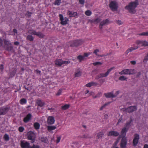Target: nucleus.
<instances>
[{
	"label": "nucleus",
	"instance_id": "46",
	"mask_svg": "<svg viewBox=\"0 0 148 148\" xmlns=\"http://www.w3.org/2000/svg\"><path fill=\"white\" fill-rule=\"evenodd\" d=\"M102 64V63L101 62H96L93 63V64L95 66L100 65L101 64Z\"/></svg>",
	"mask_w": 148,
	"mask_h": 148
},
{
	"label": "nucleus",
	"instance_id": "30",
	"mask_svg": "<svg viewBox=\"0 0 148 148\" xmlns=\"http://www.w3.org/2000/svg\"><path fill=\"white\" fill-rule=\"evenodd\" d=\"M3 138L6 141H8L9 140V135L6 134H4L3 136Z\"/></svg>",
	"mask_w": 148,
	"mask_h": 148
},
{
	"label": "nucleus",
	"instance_id": "6",
	"mask_svg": "<svg viewBox=\"0 0 148 148\" xmlns=\"http://www.w3.org/2000/svg\"><path fill=\"white\" fill-rule=\"evenodd\" d=\"M28 33L29 34L36 35L40 38H43L44 36V35L41 32H36L35 30H30L28 31Z\"/></svg>",
	"mask_w": 148,
	"mask_h": 148
},
{
	"label": "nucleus",
	"instance_id": "62",
	"mask_svg": "<svg viewBox=\"0 0 148 148\" xmlns=\"http://www.w3.org/2000/svg\"><path fill=\"white\" fill-rule=\"evenodd\" d=\"M2 42H3V41L2 40H0V46H2V45H3Z\"/></svg>",
	"mask_w": 148,
	"mask_h": 148
},
{
	"label": "nucleus",
	"instance_id": "41",
	"mask_svg": "<svg viewBox=\"0 0 148 148\" xmlns=\"http://www.w3.org/2000/svg\"><path fill=\"white\" fill-rule=\"evenodd\" d=\"M77 58L80 61H81L84 59V56L80 55L78 56Z\"/></svg>",
	"mask_w": 148,
	"mask_h": 148
},
{
	"label": "nucleus",
	"instance_id": "10",
	"mask_svg": "<svg viewBox=\"0 0 148 148\" xmlns=\"http://www.w3.org/2000/svg\"><path fill=\"white\" fill-rule=\"evenodd\" d=\"M127 140L126 138H122L121 140L120 147L121 148H126Z\"/></svg>",
	"mask_w": 148,
	"mask_h": 148
},
{
	"label": "nucleus",
	"instance_id": "58",
	"mask_svg": "<svg viewBox=\"0 0 148 148\" xmlns=\"http://www.w3.org/2000/svg\"><path fill=\"white\" fill-rule=\"evenodd\" d=\"M130 63L133 65H134L136 64V62L135 61H132L130 62Z\"/></svg>",
	"mask_w": 148,
	"mask_h": 148
},
{
	"label": "nucleus",
	"instance_id": "63",
	"mask_svg": "<svg viewBox=\"0 0 148 148\" xmlns=\"http://www.w3.org/2000/svg\"><path fill=\"white\" fill-rule=\"evenodd\" d=\"M144 148H148V145L147 144H145L144 145Z\"/></svg>",
	"mask_w": 148,
	"mask_h": 148
},
{
	"label": "nucleus",
	"instance_id": "48",
	"mask_svg": "<svg viewBox=\"0 0 148 148\" xmlns=\"http://www.w3.org/2000/svg\"><path fill=\"white\" fill-rule=\"evenodd\" d=\"M62 89H60L58 90L57 93L56 94V95L58 96L60 95L61 94L62 92Z\"/></svg>",
	"mask_w": 148,
	"mask_h": 148
},
{
	"label": "nucleus",
	"instance_id": "55",
	"mask_svg": "<svg viewBox=\"0 0 148 148\" xmlns=\"http://www.w3.org/2000/svg\"><path fill=\"white\" fill-rule=\"evenodd\" d=\"M35 72L38 74H40L41 73V71L38 70H35Z\"/></svg>",
	"mask_w": 148,
	"mask_h": 148
},
{
	"label": "nucleus",
	"instance_id": "5",
	"mask_svg": "<svg viewBox=\"0 0 148 148\" xmlns=\"http://www.w3.org/2000/svg\"><path fill=\"white\" fill-rule=\"evenodd\" d=\"M109 7L112 11H116L118 8V4L115 1H111L109 4Z\"/></svg>",
	"mask_w": 148,
	"mask_h": 148
},
{
	"label": "nucleus",
	"instance_id": "36",
	"mask_svg": "<svg viewBox=\"0 0 148 148\" xmlns=\"http://www.w3.org/2000/svg\"><path fill=\"white\" fill-rule=\"evenodd\" d=\"M101 19L99 18H97L96 19L92 21V22L94 23H98L101 21Z\"/></svg>",
	"mask_w": 148,
	"mask_h": 148
},
{
	"label": "nucleus",
	"instance_id": "49",
	"mask_svg": "<svg viewBox=\"0 0 148 148\" xmlns=\"http://www.w3.org/2000/svg\"><path fill=\"white\" fill-rule=\"evenodd\" d=\"M99 52V50L98 49H95L93 52V53L95 54L96 55L99 56V55L97 53Z\"/></svg>",
	"mask_w": 148,
	"mask_h": 148
},
{
	"label": "nucleus",
	"instance_id": "16",
	"mask_svg": "<svg viewBox=\"0 0 148 148\" xmlns=\"http://www.w3.org/2000/svg\"><path fill=\"white\" fill-rule=\"evenodd\" d=\"M125 111L128 112H132L136 110V108L135 106H131L127 108H125Z\"/></svg>",
	"mask_w": 148,
	"mask_h": 148
},
{
	"label": "nucleus",
	"instance_id": "33",
	"mask_svg": "<svg viewBox=\"0 0 148 148\" xmlns=\"http://www.w3.org/2000/svg\"><path fill=\"white\" fill-rule=\"evenodd\" d=\"M27 40H29L30 41H33L34 40V37L32 35H29L27 36Z\"/></svg>",
	"mask_w": 148,
	"mask_h": 148
},
{
	"label": "nucleus",
	"instance_id": "14",
	"mask_svg": "<svg viewBox=\"0 0 148 148\" xmlns=\"http://www.w3.org/2000/svg\"><path fill=\"white\" fill-rule=\"evenodd\" d=\"M4 43L5 45L4 46L5 48L8 50H12L13 47L10 45L9 42L7 40H4Z\"/></svg>",
	"mask_w": 148,
	"mask_h": 148
},
{
	"label": "nucleus",
	"instance_id": "20",
	"mask_svg": "<svg viewBox=\"0 0 148 148\" xmlns=\"http://www.w3.org/2000/svg\"><path fill=\"white\" fill-rule=\"evenodd\" d=\"M32 117L31 114H28L27 116L24 118L23 121L25 123H27L30 120Z\"/></svg>",
	"mask_w": 148,
	"mask_h": 148
},
{
	"label": "nucleus",
	"instance_id": "17",
	"mask_svg": "<svg viewBox=\"0 0 148 148\" xmlns=\"http://www.w3.org/2000/svg\"><path fill=\"white\" fill-rule=\"evenodd\" d=\"M55 122V119L52 116H49L47 118V123L48 124H52Z\"/></svg>",
	"mask_w": 148,
	"mask_h": 148
},
{
	"label": "nucleus",
	"instance_id": "15",
	"mask_svg": "<svg viewBox=\"0 0 148 148\" xmlns=\"http://www.w3.org/2000/svg\"><path fill=\"white\" fill-rule=\"evenodd\" d=\"M21 146L22 148H29V143L25 141H21Z\"/></svg>",
	"mask_w": 148,
	"mask_h": 148
},
{
	"label": "nucleus",
	"instance_id": "28",
	"mask_svg": "<svg viewBox=\"0 0 148 148\" xmlns=\"http://www.w3.org/2000/svg\"><path fill=\"white\" fill-rule=\"evenodd\" d=\"M70 106L69 104H65L62 106V109L63 110H65L68 109Z\"/></svg>",
	"mask_w": 148,
	"mask_h": 148
},
{
	"label": "nucleus",
	"instance_id": "59",
	"mask_svg": "<svg viewBox=\"0 0 148 148\" xmlns=\"http://www.w3.org/2000/svg\"><path fill=\"white\" fill-rule=\"evenodd\" d=\"M104 119H107L108 117V114H105L104 116Z\"/></svg>",
	"mask_w": 148,
	"mask_h": 148
},
{
	"label": "nucleus",
	"instance_id": "31",
	"mask_svg": "<svg viewBox=\"0 0 148 148\" xmlns=\"http://www.w3.org/2000/svg\"><path fill=\"white\" fill-rule=\"evenodd\" d=\"M127 79V78L125 76H121L119 77V79L120 80L123 81H126Z\"/></svg>",
	"mask_w": 148,
	"mask_h": 148
},
{
	"label": "nucleus",
	"instance_id": "19",
	"mask_svg": "<svg viewBox=\"0 0 148 148\" xmlns=\"http://www.w3.org/2000/svg\"><path fill=\"white\" fill-rule=\"evenodd\" d=\"M67 14L70 17H75L77 16V15L76 12H73L69 11L67 12Z\"/></svg>",
	"mask_w": 148,
	"mask_h": 148
},
{
	"label": "nucleus",
	"instance_id": "13",
	"mask_svg": "<svg viewBox=\"0 0 148 148\" xmlns=\"http://www.w3.org/2000/svg\"><path fill=\"white\" fill-rule=\"evenodd\" d=\"M139 139V135L137 134H135L134 135V138L133 141V143L134 146H136L137 145L138 143Z\"/></svg>",
	"mask_w": 148,
	"mask_h": 148
},
{
	"label": "nucleus",
	"instance_id": "37",
	"mask_svg": "<svg viewBox=\"0 0 148 148\" xmlns=\"http://www.w3.org/2000/svg\"><path fill=\"white\" fill-rule=\"evenodd\" d=\"M111 103V102H108L107 103H106L102 106L100 108L101 110H102L106 106L109 104Z\"/></svg>",
	"mask_w": 148,
	"mask_h": 148
},
{
	"label": "nucleus",
	"instance_id": "44",
	"mask_svg": "<svg viewBox=\"0 0 148 148\" xmlns=\"http://www.w3.org/2000/svg\"><path fill=\"white\" fill-rule=\"evenodd\" d=\"M116 22L117 24L119 25H122L123 23V22L120 20H116Z\"/></svg>",
	"mask_w": 148,
	"mask_h": 148
},
{
	"label": "nucleus",
	"instance_id": "50",
	"mask_svg": "<svg viewBox=\"0 0 148 148\" xmlns=\"http://www.w3.org/2000/svg\"><path fill=\"white\" fill-rule=\"evenodd\" d=\"M120 92V91L119 90L117 91L114 94V96H115V97H116Z\"/></svg>",
	"mask_w": 148,
	"mask_h": 148
},
{
	"label": "nucleus",
	"instance_id": "57",
	"mask_svg": "<svg viewBox=\"0 0 148 148\" xmlns=\"http://www.w3.org/2000/svg\"><path fill=\"white\" fill-rule=\"evenodd\" d=\"M122 120V119L121 118H120L119 120V121L117 123V124H119V123Z\"/></svg>",
	"mask_w": 148,
	"mask_h": 148
},
{
	"label": "nucleus",
	"instance_id": "29",
	"mask_svg": "<svg viewBox=\"0 0 148 148\" xmlns=\"http://www.w3.org/2000/svg\"><path fill=\"white\" fill-rule=\"evenodd\" d=\"M34 126L35 129H38L40 128V125L39 123L36 122L34 123Z\"/></svg>",
	"mask_w": 148,
	"mask_h": 148
},
{
	"label": "nucleus",
	"instance_id": "40",
	"mask_svg": "<svg viewBox=\"0 0 148 148\" xmlns=\"http://www.w3.org/2000/svg\"><path fill=\"white\" fill-rule=\"evenodd\" d=\"M61 0H56L55 2V5H59L61 2Z\"/></svg>",
	"mask_w": 148,
	"mask_h": 148
},
{
	"label": "nucleus",
	"instance_id": "35",
	"mask_svg": "<svg viewBox=\"0 0 148 148\" xmlns=\"http://www.w3.org/2000/svg\"><path fill=\"white\" fill-rule=\"evenodd\" d=\"M20 102L21 104H24L26 103L27 100L23 98L21 99Z\"/></svg>",
	"mask_w": 148,
	"mask_h": 148
},
{
	"label": "nucleus",
	"instance_id": "47",
	"mask_svg": "<svg viewBox=\"0 0 148 148\" xmlns=\"http://www.w3.org/2000/svg\"><path fill=\"white\" fill-rule=\"evenodd\" d=\"M29 148H40V147L38 145H33L32 146H30Z\"/></svg>",
	"mask_w": 148,
	"mask_h": 148
},
{
	"label": "nucleus",
	"instance_id": "60",
	"mask_svg": "<svg viewBox=\"0 0 148 148\" xmlns=\"http://www.w3.org/2000/svg\"><path fill=\"white\" fill-rule=\"evenodd\" d=\"M0 69L1 71H3V65L2 64L0 66Z\"/></svg>",
	"mask_w": 148,
	"mask_h": 148
},
{
	"label": "nucleus",
	"instance_id": "2",
	"mask_svg": "<svg viewBox=\"0 0 148 148\" xmlns=\"http://www.w3.org/2000/svg\"><path fill=\"white\" fill-rule=\"evenodd\" d=\"M138 5V3L137 1L132 2L129 3L128 5L126 6L125 9L127 10L130 13L134 14L136 12L135 8Z\"/></svg>",
	"mask_w": 148,
	"mask_h": 148
},
{
	"label": "nucleus",
	"instance_id": "52",
	"mask_svg": "<svg viewBox=\"0 0 148 148\" xmlns=\"http://www.w3.org/2000/svg\"><path fill=\"white\" fill-rule=\"evenodd\" d=\"M91 53H85L84 54V58L85 57H88V56H89L90 54H91Z\"/></svg>",
	"mask_w": 148,
	"mask_h": 148
},
{
	"label": "nucleus",
	"instance_id": "18",
	"mask_svg": "<svg viewBox=\"0 0 148 148\" xmlns=\"http://www.w3.org/2000/svg\"><path fill=\"white\" fill-rule=\"evenodd\" d=\"M119 134V133L116 131H111L109 132L108 136H118Z\"/></svg>",
	"mask_w": 148,
	"mask_h": 148
},
{
	"label": "nucleus",
	"instance_id": "43",
	"mask_svg": "<svg viewBox=\"0 0 148 148\" xmlns=\"http://www.w3.org/2000/svg\"><path fill=\"white\" fill-rule=\"evenodd\" d=\"M119 139H117L116 141L115 142V143L113 144L112 146L115 147H116L117 144L119 143Z\"/></svg>",
	"mask_w": 148,
	"mask_h": 148
},
{
	"label": "nucleus",
	"instance_id": "51",
	"mask_svg": "<svg viewBox=\"0 0 148 148\" xmlns=\"http://www.w3.org/2000/svg\"><path fill=\"white\" fill-rule=\"evenodd\" d=\"M61 139V137L60 136H58L57 137V140H56V143H59L60 140Z\"/></svg>",
	"mask_w": 148,
	"mask_h": 148
},
{
	"label": "nucleus",
	"instance_id": "11",
	"mask_svg": "<svg viewBox=\"0 0 148 148\" xmlns=\"http://www.w3.org/2000/svg\"><path fill=\"white\" fill-rule=\"evenodd\" d=\"M113 69V68H112L108 70L105 73H101L98 75L97 77H96V79H98L99 78L107 76L110 72Z\"/></svg>",
	"mask_w": 148,
	"mask_h": 148
},
{
	"label": "nucleus",
	"instance_id": "32",
	"mask_svg": "<svg viewBox=\"0 0 148 148\" xmlns=\"http://www.w3.org/2000/svg\"><path fill=\"white\" fill-rule=\"evenodd\" d=\"M104 135V134L102 132H100L98 133L97 136V138L99 139L102 138Z\"/></svg>",
	"mask_w": 148,
	"mask_h": 148
},
{
	"label": "nucleus",
	"instance_id": "7",
	"mask_svg": "<svg viewBox=\"0 0 148 148\" xmlns=\"http://www.w3.org/2000/svg\"><path fill=\"white\" fill-rule=\"evenodd\" d=\"M134 70H133L125 69L120 72L119 74L121 75L123 74L130 75L133 74L134 73Z\"/></svg>",
	"mask_w": 148,
	"mask_h": 148
},
{
	"label": "nucleus",
	"instance_id": "53",
	"mask_svg": "<svg viewBox=\"0 0 148 148\" xmlns=\"http://www.w3.org/2000/svg\"><path fill=\"white\" fill-rule=\"evenodd\" d=\"M140 35H141L147 36H148V32H146L143 33H141L140 34Z\"/></svg>",
	"mask_w": 148,
	"mask_h": 148
},
{
	"label": "nucleus",
	"instance_id": "34",
	"mask_svg": "<svg viewBox=\"0 0 148 148\" xmlns=\"http://www.w3.org/2000/svg\"><path fill=\"white\" fill-rule=\"evenodd\" d=\"M57 128L56 125V126H50L48 127V130H54Z\"/></svg>",
	"mask_w": 148,
	"mask_h": 148
},
{
	"label": "nucleus",
	"instance_id": "61",
	"mask_svg": "<svg viewBox=\"0 0 148 148\" xmlns=\"http://www.w3.org/2000/svg\"><path fill=\"white\" fill-rule=\"evenodd\" d=\"M13 32L14 33H16L17 34V30L15 29H14L13 30Z\"/></svg>",
	"mask_w": 148,
	"mask_h": 148
},
{
	"label": "nucleus",
	"instance_id": "54",
	"mask_svg": "<svg viewBox=\"0 0 148 148\" xmlns=\"http://www.w3.org/2000/svg\"><path fill=\"white\" fill-rule=\"evenodd\" d=\"M79 3L81 4H84V3L85 0H79Z\"/></svg>",
	"mask_w": 148,
	"mask_h": 148
},
{
	"label": "nucleus",
	"instance_id": "23",
	"mask_svg": "<svg viewBox=\"0 0 148 148\" xmlns=\"http://www.w3.org/2000/svg\"><path fill=\"white\" fill-rule=\"evenodd\" d=\"M132 120H131L128 121L126 123L125 125V128L124 130H126L127 129H128L131 125V123Z\"/></svg>",
	"mask_w": 148,
	"mask_h": 148
},
{
	"label": "nucleus",
	"instance_id": "38",
	"mask_svg": "<svg viewBox=\"0 0 148 148\" xmlns=\"http://www.w3.org/2000/svg\"><path fill=\"white\" fill-rule=\"evenodd\" d=\"M85 14L87 16H90L92 12L89 10H87L85 12Z\"/></svg>",
	"mask_w": 148,
	"mask_h": 148
},
{
	"label": "nucleus",
	"instance_id": "64",
	"mask_svg": "<svg viewBox=\"0 0 148 148\" xmlns=\"http://www.w3.org/2000/svg\"><path fill=\"white\" fill-rule=\"evenodd\" d=\"M14 44L16 45H18L19 44V42H14Z\"/></svg>",
	"mask_w": 148,
	"mask_h": 148
},
{
	"label": "nucleus",
	"instance_id": "21",
	"mask_svg": "<svg viewBox=\"0 0 148 148\" xmlns=\"http://www.w3.org/2000/svg\"><path fill=\"white\" fill-rule=\"evenodd\" d=\"M62 59H57L55 62V64L57 66H60L62 65Z\"/></svg>",
	"mask_w": 148,
	"mask_h": 148
},
{
	"label": "nucleus",
	"instance_id": "27",
	"mask_svg": "<svg viewBox=\"0 0 148 148\" xmlns=\"http://www.w3.org/2000/svg\"><path fill=\"white\" fill-rule=\"evenodd\" d=\"M41 141L42 142L45 143H47L48 141L46 137H42L41 138Z\"/></svg>",
	"mask_w": 148,
	"mask_h": 148
},
{
	"label": "nucleus",
	"instance_id": "4",
	"mask_svg": "<svg viewBox=\"0 0 148 148\" xmlns=\"http://www.w3.org/2000/svg\"><path fill=\"white\" fill-rule=\"evenodd\" d=\"M60 23L63 25H66L69 21V19L66 17H64L63 15L61 14L59 15Z\"/></svg>",
	"mask_w": 148,
	"mask_h": 148
},
{
	"label": "nucleus",
	"instance_id": "45",
	"mask_svg": "<svg viewBox=\"0 0 148 148\" xmlns=\"http://www.w3.org/2000/svg\"><path fill=\"white\" fill-rule=\"evenodd\" d=\"M81 73L80 72L78 71L75 74V75L76 77H79L81 75Z\"/></svg>",
	"mask_w": 148,
	"mask_h": 148
},
{
	"label": "nucleus",
	"instance_id": "24",
	"mask_svg": "<svg viewBox=\"0 0 148 148\" xmlns=\"http://www.w3.org/2000/svg\"><path fill=\"white\" fill-rule=\"evenodd\" d=\"M37 103L38 106L42 107L45 105V103L40 100H38L36 102Z\"/></svg>",
	"mask_w": 148,
	"mask_h": 148
},
{
	"label": "nucleus",
	"instance_id": "25",
	"mask_svg": "<svg viewBox=\"0 0 148 148\" xmlns=\"http://www.w3.org/2000/svg\"><path fill=\"white\" fill-rule=\"evenodd\" d=\"M127 132V130H122L121 136L122 138H126V137H125V136Z\"/></svg>",
	"mask_w": 148,
	"mask_h": 148
},
{
	"label": "nucleus",
	"instance_id": "1",
	"mask_svg": "<svg viewBox=\"0 0 148 148\" xmlns=\"http://www.w3.org/2000/svg\"><path fill=\"white\" fill-rule=\"evenodd\" d=\"M136 43L137 45V46L134 47H132L128 49L126 51L125 54L126 55H127L129 52L137 49L140 46H143L144 47H148V42L146 41L137 40L136 42Z\"/></svg>",
	"mask_w": 148,
	"mask_h": 148
},
{
	"label": "nucleus",
	"instance_id": "3",
	"mask_svg": "<svg viewBox=\"0 0 148 148\" xmlns=\"http://www.w3.org/2000/svg\"><path fill=\"white\" fill-rule=\"evenodd\" d=\"M36 135L32 132H29L27 133V138L29 140H31V143H33L35 141Z\"/></svg>",
	"mask_w": 148,
	"mask_h": 148
},
{
	"label": "nucleus",
	"instance_id": "22",
	"mask_svg": "<svg viewBox=\"0 0 148 148\" xmlns=\"http://www.w3.org/2000/svg\"><path fill=\"white\" fill-rule=\"evenodd\" d=\"M104 95L107 98L115 97V96H114L113 92L105 93Z\"/></svg>",
	"mask_w": 148,
	"mask_h": 148
},
{
	"label": "nucleus",
	"instance_id": "9",
	"mask_svg": "<svg viewBox=\"0 0 148 148\" xmlns=\"http://www.w3.org/2000/svg\"><path fill=\"white\" fill-rule=\"evenodd\" d=\"M9 110V107L7 106L0 108V115L5 114Z\"/></svg>",
	"mask_w": 148,
	"mask_h": 148
},
{
	"label": "nucleus",
	"instance_id": "26",
	"mask_svg": "<svg viewBox=\"0 0 148 148\" xmlns=\"http://www.w3.org/2000/svg\"><path fill=\"white\" fill-rule=\"evenodd\" d=\"M97 84V83L94 82H91L86 85V86L88 87H90L91 86L96 85Z\"/></svg>",
	"mask_w": 148,
	"mask_h": 148
},
{
	"label": "nucleus",
	"instance_id": "39",
	"mask_svg": "<svg viewBox=\"0 0 148 148\" xmlns=\"http://www.w3.org/2000/svg\"><path fill=\"white\" fill-rule=\"evenodd\" d=\"M70 63V61L69 60L67 61H64L62 60V65L65 64L66 65L69 64Z\"/></svg>",
	"mask_w": 148,
	"mask_h": 148
},
{
	"label": "nucleus",
	"instance_id": "56",
	"mask_svg": "<svg viewBox=\"0 0 148 148\" xmlns=\"http://www.w3.org/2000/svg\"><path fill=\"white\" fill-rule=\"evenodd\" d=\"M31 13L29 12H27L26 13V15L28 16H29L31 15Z\"/></svg>",
	"mask_w": 148,
	"mask_h": 148
},
{
	"label": "nucleus",
	"instance_id": "8",
	"mask_svg": "<svg viewBox=\"0 0 148 148\" xmlns=\"http://www.w3.org/2000/svg\"><path fill=\"white\" fill-rule=\"evenodd\" d=\"M83 41L82 40H77L72 41L71 42L70 45L71 46H77L82 45Z\"/></svg>",
	"mask_w": 148,
	"mask_h": 148
},
{
	"label": "nucleus",
	"instance_id": "12",
	"mask_svg": "<svg viewBox=\"0 0 148 148\" xmlns=\"http://www.w3.org/2000/svg\"><path fill=\"white\" fill-rule=\"evenodd\" d=\"M110 23L109 20L108 19H106L101 21L100 23L99 26V28L101 29L103 28V26L105 25Z\"/></svg>",
	"mask_w": 148,
	"mask_h": 148
},
{
	"label": "nucleus",
	"instance_id": "42",
	"mask_svg": "<svg viewBox=\"0 0 148 148\" xmlns=\"http://www.w3.org/2000/svg\"><path fill=\"white\" fill-rule=\"evenodd\" d=\"M148 61V57L146 56L143 60V62L144 63H147V61Z\"/></svg>",
	"mask_w": 148,
	"mask_h": 148
}]
</instances>
